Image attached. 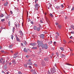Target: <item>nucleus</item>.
Returning a JSON list of instances; mask_svg holds the SVG:
<instances>
[{
  "mask_svg": "<svg viewBox=\"0 0 74 74\" xmlns=\"http://www.w3.org/2000/svg\"><path fill=\"white\" fill-rule=\"evenodd\" d=\"M38 48L40 47H42V46L44 44L43 43V41L42 40H38Z\"/></svg>",
  "mask_w": 74,
  "mask_h": 74,
  "instance_id": "1",
  "label": "nucleus"
},
{
  "mask_svg": "<svg viewBox=\"0 0 74 74\" xmlns=\"http://www.w3.org/2000/svg\"><path fill=\"white\" fill-rule=\"evenodd\" d=\"M42 49H47L48 48V45L47 44H45V45L43 44V45L42 46Z\"/></svg>",
  "mask_w": 74,
  "mask_h": 74,
  "instance_id": "2",
  "label": "nucleus"
},
{
  "mask_svg": "<svg viewBox=\"0 0 74 74\" xmlns=\"http://www.w3.org/2000/svg\"><path fill=\"white\" fill-rule=\"evenodd\" d=\"M0 61L1 63H2L3 64L5 63V59H4L1 58Z\"/></svg>",
  "mask_w": 74,
  "mask_h": 74,
  "instance_id": "3",
  "label": "nucleus"
},
{
  "mask_svg": "<svg viewBox=\"0 0 74 74\" xmlns=\"http://www.w3.org/2000/svg\"><path fill=\"white\" fill-rule=\"evenodd\" d=\"M35 7L36 9L37 10H38V4L37 3H36L35 4Z\"/></svg>",
  "mask_w": 74,
  "mask_h": 74,
  "instance_id": "4",
  "label": "nucleus"
},
{
  "mask_svg": "<svg viewBox=\"0 0 74 74\" xmlns=\"http://www.w3.org/2000/svg\"><path fill=\"white\" fill-rule=\"evenodd\" d=\"M15 36L16 37V39L17 41H18L19 42H20V39H19L18 36H17V35L16 34H15Z\"/></svg>",
  "mask_w": 74,
  "mask_h": 74,
  "instance_id": "5",
  "label": "nucleus"
},
{
  "mask_svg": "<svg viewBox=\"0 0 74 74\" xmlns=\"http://www.w3.org/2000/svg\"><path fill=\"white\" fill-rule=\"evenodd\" d=\"M30 45H32V46H36V45H37V43H31L30 44Z\"/></svg>",
  "mask_w": 74,
  "mask_h": 74,
  "instance_id": "6",
  "label": "nucleus"
},
{
  "mask_svg": "<svg viewBox=\"0 0 74 74\" xmlns=\"http://www.w3.org/2000/svg\"><path fill=\"white\" fill-rule=\"evenodd\" d=\"M55 71H56L55 70V69H53L51 71V73L52 74H53V73H55Z\"/></svg>",
  "mask_w": 74,
  "mask_h": 74,
  "instance_id": "7",
  "label": "nucleus"
},
{
  "mask_svg": "<svg viewBox=\"0 0 74 74\" xmlns=\"http://www.w3.org/2000/svg\"><path fill=\"white\" fill-rule=\"evenodd\" d=\"M40 38H42L43 39L44 38V35L43 34H42L40 35Z\"/></svg>",
  "mask_w": 74,
  "mask_h": 74,
  "instance_id": "8",
  "label": "nucleus"
},
{
  "mask_svg": "<svg viewBox=\"0 0 74 74\" xmlns=\"http://www.w3.org/2000/svg\"><path fill=\"white\" fill-rule=\"evenodd\" d=\"M19 33H20V34L21 36H23V32L21 31V30H20L19 31Z\"/></svg>",
  "mask_w": 74,
  "mask_h": 74,
  "instance_id": "9",
  "label": "nucleus"
},
{
  "mask_svg": "<svg viewBox=\"0 0 74 74\" xmlns=\"http://www.w3.org/2000/svg\"><path fill=\"white\" fill-rule=\"evenodd\" d=\"M24 52H26V53L28 51H27V49H26V48H24Z\"/></svg>",
  "mask_w": 74,
  "mask_h": 74,
  "instance_id": "10",
  "label": "nucleus"
},
{
  "mask_svg": "<svg viewBox=\"0 0 74 74\" xmlns=\"http://www.w3.org/2000/svg\"><path fill=\"white\" fill-rule=\"evenodd\" d=\"M8 4V2H6L4 4V6H7Z\"/></svg>",
  "mask_w": 74,
  "mask_h": 74,
  "instance_id": "11",
  "label": "nucleus"
},
{
  "mask_svg": "<svg viewBox=\"0 0 74 74\" xmlns=\"http://www.w3.org/2000/svg\"><path fill=\"white\" fill-rule=\"evenodd\" d=\"M27 64L28 65H32V62H28L27 63Z\"/></svg>",
  "mask_w": 74,
  "mask_h": 74,
  "instance_id": "12",
  "label": "nucleus"
},
{
  "mask_svg": "<svg viewBox=\"0 0 74 74\" xmlns=\"http://www.w3.org/2000/svg\"><path fill=\"white\" fill-rule=\"evenodd\" d=\"M44 60L45 61H48V58H45L44 59Z\"/></svg>",
  "mask_w": 74,
  "mask_h": 74,
  "instance_id": "13",
  "label": "nucleus"
},
{
  "mask_svg": "<svg viewBox=\"0 0 74 74\" xmlns=\"http://www.w3.org/2000/svg\"><path fill=\"white\" fill-rule=\"evenodd\" d=\"M32 49H37V47H33L32 48Z\"/></svg>",
  "mask_w": 74,
  "mask_h": 74,
  "instance_id": "14",
  "label": "nucleus"
},
{
  "mask_svg": "<svg viewBox=\"0 0 74 74\" xmlns=\"http://www.w3.org/2000/svg\"><path fill=\"white\" fill-rule=\"evenodd\" d=\"M37 28V26H34V29L35 30H36Z\"/></svg>",
  "mask_w": 74,
  "mask_h": 74,
  "instance_id": "15",
  "label": "nucleus"
},
{
  "mask_svg": "<svg viewBox=\"0 0 74 74\" xmlns=\"http://www.w3.org/2000/svg\"><path fill=\"white\" fill-rule=\"evenodd\" d=\"M71 27L74 30V26L73 25L71 26Z\"/></svg>",
  "mask_w": 74,
  "mask_h": 74,
  "instance_id": "16",
  "label": "nucleus"
},
{
  "mask_svg": "<svg viewBox=\"0 0 74 74\" xmlns=\"http://www.w3.org/2000/svg\"><path fill=\"white\" fill-rule=\"evenodd\" d=\"M12 63L14 64H16V62H15V60H13Z\"/></svg>",
  "mask_w": 74,
  "mask_h": 74,
  "instance_id": "17",
  "label": "nucleus"
},
{
  "mask_svg": "<svg viewBox=\"0 0 74 74\" xmlns=\"http://www.w3.org/2000/svg\"><path fill=\"white\" fill-rule=\"evenodd\" d=\"M36 30H37V31H39L40 30V27H37L36 28Z\"/></svg>",
  "mask_w": 74,
  "mask_h": 74,
  "instance_id": "18",
  "label": "nucleus"
},
{
  "mask_svg": "<svg viewBox=\"0 0 74 74\" xmlns=\"http://www.w3.org/2000/svg\"><path fill=\"white\" fill-rule=\"evenodd\" d=\"M60 48L62 50V51H64V48H63L62 47H60Z\"/></svg>",
  "mask_w": 74,
  "mask_h": 74,
  "instance_id": "19",
  "label": "nucleus"
},
{
  "mask_svg": "<svg viewBox=\"0 0 74 74\" xmlns=\"http://www.w3.org/2000/svg\"><path fill=\"white\" fill-rule=\"evenodd\" d=\"M58 27L59 28V29H61L62 28V26L59 25L58 26Z\"/></svg>",
  "mask_w": 74,
  "mask_h": 74,
  "instance_id": "20",
  "label": "nucleus"
},
{
  "mask_svg": "<svg viewBox=\"0 0 74 74\" xmlns=\"http://www.w3.org/2000/svg\"><path fill=\"white\" fill-rule=\"evenodd\" d=\"M49 15H50V16L52 18H53V15L51 13H50L49 14Z\"/></svg>",
  "mask_w": 74,
  "mask_h": 74,
  "instance_id": "21",
  "label": "nucleus"
},
{
  "mask_svg": "<svg viewBox=\"0 0 74 74\" xmlns=\"http://www.w3.org/2000/svg\"><path fill=\"white\" fill-rule=\"evenodd\" d=\"M46 22H47V23H48V22H49V20H48V19H46Z\"/></svg>",
  "mask_w": 74,
  "mask_h": 74,
  "instance_id": "22",
  "label": "nucleus"
},
{
  "mask_svg": "<svg viewBox=\"0 0 74 74\" xmlns=\"http://www.w3.org/2000/svg\"><path fill=\"white\" fill-rule=\"evenodd\" d=\"M74 55V53H71L70 54L71 56H73Z\"/></svg>",
  "mask_w": 74,
  "mask_h": 74,
  "instance_id": "23",
  "label": "nucleus"
},
{
  "mask_svg": "<svg viewBox=\"0 0 74 74\" xmlns=\"http://www.w3.org/2000/svg\"><path fill=\"white\" fill-rule=\"evenodd\" d=\"M8 26H10V25H11V24H10V21H9L8 22Z\"/></svg>",
  "mask_w": 74,
  "mask_h": 74,
  "instance_id": "24",
  "label": "nucleus"
},
{
  "mask_svg": "<svg viewBox=\"0 0 74 74\" xmlns=\"http://www.w3.org/2000/svg\"><path fill=\"white\" fill-rule=\"evenodd\" d=\"M33 72L34 73V74H37V73L36 72V71H35V70H34Z\"/></svg>",
  "mask_w": 74,
  "mask_h": 74,
  "instance_id": "25",
  "label": "nucleus"
},
{
  "mask_svg": "<svg viewBox=\"0 0 74 74\" xmlns=\"http://www.w3.org/2000/svg\"><path fill=\"white\" fill-rule=\"evenodd\" d=\"M0 16L1 17L3 18V16H4V15L3 14H1V15Z\"/></svg>",
  "mask_w": 74,
  "mask_h": 74,
  "instance_id": "26",
  "label": "nucleus"
},
{
  "mask_svg": "<svg viewBox=\"0 0 74 74\" xmlns=\"http://www.w3.org/2000/svg\"><path fill=\"white\" fill-rule=\"evenodd\" d=\"M11 38L12 40H13V38H14V36H13V35H11Z\"/></svg>",
  "mask_w": 74,
  "mask_h": 74,
  "instance_id": "27",
  "label": "nucleus"
},
{
  "mask_svg": "<svg viewBox=\"0 0 74 74\" xmlns=\"http://www.w3.org/2000/svg\"><path fill=\"white\" fill-rule=\"evenodd\" d=\"M64 44H65L66 43V41L65 40H63Z\"/></svg>",
  "mask_w": 74,
  "mask_h": 74,
  "instance_id": "28",
  "label": "nucleus"
},
{
  "mask_svg": "<svg viewBox=\"0 0 74 74\" xmlns=\"http://www.w3.org/2000/svg\"><path fill=\"white\" fill-rule=\"evenodd\" d=\"M48 43L49 44H52V41H50V42H49Z\"/></svg>",
  "mask_w": 74,
  "mask_h": 74,
  "instance_id": "29",
  "label": "nucleus"
},
{
  "mask_svg": "<svg viewBox=\"0 0 74 74\" xmlns=\"http://www.w3.org/2000/svg\"><path fill=\"white\" fill-rule=\"evenodd\" d=\"M1 52L2 53H5V52L3 50L1 51Z\"/></svg>",
  "mask_w": 74,
  "mask_h": 74,
  "instance_id": "30",
  "label": "nucleus"
},
{
  "mask_svg": "<svg viewBox=\"0 0 74 74\" xmlns=\"http://www.w3.org/2000/svg\"><path fill=\"white\" fill-rule=\"evenodd\" d=\"M24 66H25V67H26V68H27V64H24Z\"/></svg>",
  "mask_w": 74,
  "mask_h": 74,
  "instance_id": "31",
  "label": "nucleus"
},
{
  "mask_svg": "<svg viewBox=\"0 0 74 74\" xmlns=\"http://www.w3.org/2000/svg\"><path fill=\"white\" fill-rule=\"evenodd\" d=\"M15 30V27H13V29H12V32L14 33V30Z\"/></svg>",
  "mask_w": 74,
  "mask_h": 74,
  "instance_id": "32",
  "label": "nucleus"
},
{
  "mask_svg": "<svg viewBox=\"0 0 74 74\" xmlns=\"http://www.w3.org/2000/svg\"><path fill=\"white\" fill-rule=\"evenodd\" d=\"M56 34H57V35L58 36H60V34H59V33L58 32H56Z\"/></svg>",
  "mask_w": 74,
  "mask_h": 74,
  "instance_id": "33",
  "label": "nucleus"
},
{
  "mask_svg": "<svg viewBox=\"0 0 74 74\" xmlns=\"http://www.w3.org/2000/svg\"><path fill=\"white\" fill-rule=\"evenodd\" d=\"M1 21L2 22H4V21H5V20L4 19H1Z\"/></svg>",
  "mask_w": 74,
  "mask_h": 74,
  "instance_id": "34",
  "label": "nucleus"
},
{
  "mask_svg": "<svg viewBox=\"0 0 74 74\" xmlns=\"http://www.w3.org/2000/svg\"><path fill=\"white\" fill-rule=\"evenodd\" d=\"M24 43L25 45H26V44H27V43L26 42V41H25L24 42Z\"/></svg>",
  "mask_w": 74,
  "mask_h": 74,
  "instance_id": "35",
  "label": "nucleus"
},
{
  "mask_svg": "<svg viewBox=\"0 0 74 74\" xmlns=\"http://www.w3.org/2000/svg\"><path fill=\"white\" fill-rule=\"evenodd\" d=\"M68 8V9H69V10H70V9L71 8V6H69Z\"/></svg>",
  "mask_w": 74,
  "mask_h": 74,
  "instance_id": "36",
  "label": "nucleus"
},
{
  "mask_svg": "<svg viewBox=\"0 0 74 74\" xmlns=\"http://www.w3.org/2000/svg\"><path fill=\"white\" fill-rule=\"evenodd\" d=\"M56 8H57V9H59V8H60V7L59 6H57L56 7Z\"/></svg>",
  "mask_w": 74,
  "mask_h": 74,
  "instance_id": "37",
  "label": "nucleus"
},
{
  "mask_svg": "<svg viewBox=\"0 0 74 74\" xmlns=\"http://www.w3.org/2000/svg\"><path fill=\"white\" fill-rule=\"evenodd\" d=\"M61 7H62V8H63V7H64V6L63 4L61 5Z\"/></svg>",
  "mask_w": 74,
  "mask_h": 74,
  "instance_id": "38",
  "label": "nucleus"
},
{
  "mask_svg": "<svg viewBox=\"0 0 74 74\" xmlns=\"http://www.w3.org/2000/svg\"><path fill=\"white\" fill-rule=\"evenodd\" d=\"M66 65H68L69 66H71V65L70 64L68 63H67V64L66 63Z\"/></svg>",
  "mask_w": 74,
  "mask_h": 74,
  "instance_id": "39",
  "label": "nucleus"
},
{
  "mask_svg": "<svg viewBox=\"0 0 74 74\" xmlns=\"http://www.w3.org/2000/svg\"><path fill=\"white\" fill-rule=\"evenodd\" d=\"M37 1H38V0H35V3L36 4L37 3Z\"/></svg>",
  "mask_w": 74,
  "mask_h": 74,
  "instance_id": "40",
  "label": "nucleus"
},
{
  "mask_svg": "<svg viewBox=\"0 0 74 74\" xmlns=\"http://www.w3.org/2000/svg\"><path fill=\"white\" fill-rule=\"evenodd\" d=\"M18 73L19 74H22V73H21V72H20V71H19L18 72Z\"/></svg>",
  "mask_w": 74,
  "mask_h": 74,
  "instance_id": "41",
  "label": "nucleus"
},
{
  "mask_svg": "<svg viewBox=\"0 0 74 74\" xmlns=\"http://www.w3.org/2000/svg\"><path fill=\"white\" fill-rule=\"evenodd\" d=\"M74 10V7H73L72 9L71 10V11H73Z\"/></svg>",
  "mask_w": 74,
  "mask_h": 74,
  "instance_id": "42",
  "label": "nucleus"
},
{
  "mask_svg": "<svg viewBox=\"0 0 74 74\" xmlns=\"http://www.w3.org/2000/svg\"><path fill=\"white\" fill-rule=\"evenodd\" d=\"M10 12L11 14H13V13L12 11L11 10Z\"/></svg>",
  "mask_w": 74,
  "mask_h": 74,
  "instance_id": "43",
  "label": "nucleus"
},
{
  "mask_svg": "<svg viewBox=\"0 0 74 74\" xmlns=\"http://www.w3.org/2000/svg\"><path fill=\"white\" fill-rule=\"evenodd\" d=\"M30 23H31L32 24H34V23H33V22L32 21H31V22H30Z\"/></svg>",
  "mask_w": 74,
  "mask_h": 74,
  "instance_id": "44",
  "label": "nucleus"
},
{
  "mask_svg": "<svg viewBox=\"0 0 74 74\" xmlns=\"http://www.w3.org/2000/svg\"><path fill=\"white\" fill-rule=\"evenodd\" d=\"M55 38H58V36L56 35V36H55Z\"/></svg>",
  "mask_w": 74,
  "mask_h": 74,
  "instance_id": "45",
  "label": "nucleus"
},
{
  "mask_svg": "<svg viewBox=\"0 0 74 74\" xmlns=\"http://www.w3.org/2000/svg\"><path fill=\"white\" fill-rule=\"evenodd\" d=\"M40 22H41V23H43V22L42 21V20H40Z\"/></svg>",
  "mask_w": 74,
  "mask_h": 74,
  "instance_id": "46",
  "label": "nucleus"
},
{
  "mask_svg": "<svg viewBox=\"0 0 74 74\" xmlns=\"http://www.w3.org/2000/svg\"><path fill=\"white\" fill-rule=\"evenodd\" d=\"M12 46H9V48H12Z\"/></svg>",
  "mask_w": 74,
  "mask_h": 74,
  "instance_id": "47",
  "label": "nucleus"
},
{
  "mask_svg": "<svg viewBox=\"0 0 74 74\" xmlns=\"http://www.w3.org/2000/svg\"><path fill=\"white\" fill-rule=\"evenodd\" d=\"M55 24H56V25H59V23H56Z\"/></svg>",
  "mask_w": 74,
  "mask_h": 74,
  "instance_id": "48",
  "label": "nucleus"
},
{
  "mask_svg": "<svg viewBox=\"0 0 74 74\" xmlns=\"http://www.w3.org/2000/svg\"><path fill=\"white\" fill-rule=\"evenodd\" d=\"M28 49V50L29 51V52H32V51H30V50L29 49Z\"/></svg>",
  "mask_w": 74,
  "mask_h": 74,
  "instance_id": "49",
  "label": "nucleus"
},
{
  "mask_svg": "<svg viewBox=\"0 0 74 74\" xmlns=\"http://www.w3.org/2000/svg\"><path fill=\"white\" fill-rule=\"evenodd\" d=\"M71 33L72 34H74V32H71Z\"/></svg>",
  "mask_w": 74,
  "mask_h": 74,
  "instance_id": "50",
  "label": "nucleus"
},
{
  "mask_svg": "<svg viewBox=\"0 0 74 74\" xmlns=\"http://www.w3.org/2000/svg\"><path fill=\"white\" fill-rule=\"evenodd\" d=\"M18 55V53H15L14 54V55L16 56V55Z\"/></svg>",
  "mask_w": 74,
  "mask_h": 74,
  "instance_id": "51",
  "label": "nucleus"
},
{
  "mask_svg": "<svg viewBox=\"0 0 74 74\" xmlns=\"http://www.w3.org/2000/svg\"><path fill=\"white\" fill-rule=\"evenodd\" d=\"M56 42H54V45H55L56 44Z\"/></svg>",
  "mask_w": 74,
  "mask_h": 74,
  "instance_id": "52",
  "label": "nucleus"
},
{
  "mask_svg": "<svg viewBox=\"0 0 74 74\" xmlns=\"http://www.w3.org/2000/svg\"><path fill=\"white\" fill-rule=\"evenodd\" d=\"M57 56V57H58V58H61V56Z\"/></svg>",
  "mask_w": 74,
  "mask_h": 74,
  "instance_id": "53",
  "label": "nucleus"
},
{
  "mask_svg": "<svg viewBox=\"0 0 74 74\" xmlns=\"http://www.w3.org/2000/svg\"><path fill=\"white\" fill-rule=\"evenodd\" d=\"M70 38L71 39H72V38H73V36H71L70 37Z\"/></svg>",
  "mask_w": 74,
  "mask_h": 74,
  "instance_id": "54",
  "label": "nucleus"
},
{
  "mask_svg": "<svg viewBox=\"0 0 74 74\" xmlns=\"http://www.w3.org/2000/svg\"><path fill=\"white\" fill-rule=\"evenodd\" d=\"M21 46H22V47H23V43H22L21 44Z\"/></svg>",
  "mask_w": 74,
  "mask_h": 74,
  "instance_id": "55",
  "label": "nucleus"
},
{
  "mask_svg": "<svg viewBox=\"0 0 74 74\" xmlns=\"http://www.w3.org/2000/svg\"><path fill=\"white\" fill-rule=\"evenodd\" d=\"M5 18L6 19H8V16H5Z\"/></svg>",
  "mask_w": 74,
  "mask_h": 74,
  "instance_id": "56",
  "label": "nucleus"
},
{
  "mask_svg": "<svg viewBox=\"0 0 74 74\" xmlns=\"http://www.w3.org/2000/svg\"><path fill=\"white\" fill-rule=\"evenodd\" d=\"M34 71V70L32 69L31 70V72H33Z\"/></svg>",
  "mask_w": 74,
  "mask_h": 74,
  "instance_id": "57",
  "label": "nucleus"
},
{
  "mask_svg": "<svg viewBox=\"0 0 74 74\" xmlns=\"http://www.w3.org/2000/svg\"><path fill=\"white\" fill-rule=\"evenodd\" d=\"M56 54L57 55H58V54H59V53H58V52H56Z\"/></svg>",
  "mask_w": 74,
  "mask_h": 74,
  "instance_id": "58",
  "label": "nucleus"
},
{
  "mask_svg": "<svg viewBox=\"0 0 74 74\" xmlns=\"http://www.w3.org/2000/svg\"><path fill=\"white\" fill-rule=\"evenodd\" d=\"M26 57L27 58H29V56H26Z\"/></svg>",
  "mask_w": 74,
  "mask_h": 74,
  "instance_id": "59",
  "label": "nucleus"
},
{
  "mask_svg": "<svg viewBox=\"0 0 74 74\" xmlns=\"http://www.w3.org/2000/svg\"><path fill=\"white\" fill-rule=\"evenodd\" d=\"M29 68H30V69H32V66H29Z\"/></svg>",
  "mask_w": 74,
  "mask_h": 74,
  "instance_id": "60",
  "label": "nucleus"
},
{
  "mask_svg": "<svg viewBox=\"0 0 74 74\" xmlns=\"http://www.w3.org/2000/svg\"><path fill=\"white\" fill-rule=\"evenodd\" d=\"M2 73H5L4 72V71H2Z\"/></svg>",
  "mask_w": 74,
  "mask_h": 74,
  "instance_id": "61",
  "label": "nucleus"
},
{
  "mask_svg": "<svg viewBox=\"0 0 74 74\" xmlns=\"http://www.w3.org/2000/svg\"><path fill=\"white\" fill-rule=\"evenodd\" d=\"M1 30L3 29V27H1Z\"/></svg>",
  "mask_w": 74,
  "mask_h": 74,
  "instance_id": "62",
  "label": "nucleus"
},
{
  "mask_svg": "<svg viewBox=\"0 0 74 74\" xmlns=\"http://www.w3.org/2000/svg\"><path fill=\"white\" fill-rule=\"evenodd\" d=\"M34 65L35 66H37V64H34Z\"/></svg>",
  "mask_w": 74,
  "mask_h": 74,
  "instance_id": "63",
  "label": "nucleus"
},
{
  "mask_svg": "<svg viewBox=\"0 0 74 74\" xmlns=\"http://www.w3.org/2000/svg\"><path fill=\"white\" fill-rule=\"evenodd\" d=\"M30 61H31V60H28V62H30Z\"/></svg>",
  "mask_w": 74,
  "mask_h": 74,
  "instance_id": "64",
  "label": "nucleus"
}]
</instances>
